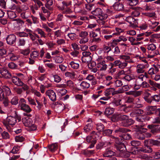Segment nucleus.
<instances>
[{"label": "nucleus", "instance_id": "1", "mask_svg": "<svg viewBox=\"0 0 160 160\" xmlns=\"http://www.w3.org/2000/svg\"><path fill=\"white\" fill-rule=\"evenodd\" d=\"M17 120H18V122L21 121V118L18 115H16L15 117L9 116L7 117L6 120H4L2 122L8 131L11 132L12 129L9 125L13 126L16 123Z\"/></svg>", "mask_w": 160, "mask_h": 160}, {"label": "nucleus", "instance_id": "2", "mask_svg": "<svg viewBox=\"0 0 160 160\" xmlns=\"http://www.w3.org/2000/svg\"><path fill=\"white\" fill-rule=\"evenodd\" d=\"M18 107L21 110L23 111L26 113H23L24 116H26L28 117H31V114H29L32 111L30 107L26 104V100L23 98H21L19 101Z\"/></svg>", "mask_w": 160, "mask_h": 160}, {"label": "nucleus", "instance_id": "3", "mask_svg": "<svg viewBox=\"0 0 160 160\" xmlns=\"http://www.w3.org/2000/svg\"><path fill=\"white\" fill-rule=\"evenodd\" d=\"M115 153L109 149H107L103 152V157L106 158L107 160H117L114 156Z\"/></svg>", "mask_w": 160, "mask_h": 160}, {"label": "nucleus", "instance_id": "4", "mask_svg": "<svg viewBox=\"0 0 160 160\" xmlns=\"http://www.w3.org/2000/svg\"><path fill=\"white\" fill-rule=\"evenodd\" d=\"M0 78H3L7 79H9L12 78V74L5 67L0 68Z\"/></svg>", "mask_w": 160, "mask_h": 160}, {"label": "nucleus", "instance_id": "5", "mask_svg": "<svg viewBox=\"0 0 160 160\" xmlns=\"http://www.w3.org/2000/svg\"><path fill=\"white\" fill-rule=\"evenodd\" d=\"M98 62L97 64L98 68H99L100 71H106L107 68V65L106 64V61L102 60V57L100 56L97 59Z\"/></svg>", "mask_w": 160, "mask_h": 160}, {"label": "nucleus", "instance_id": "6", "mask_svg": "<svg viewBox=\"0 0 160 160\" xmlns=\"http://www.w3.org/2000/svg\"><path fill=\"white\" fill-rule=\"evenodd\" d=\"M5 39L8 45L14 46L16 42L17 37L14 34H10L7 36Z\"/></svg>", "mask_w": 160, "mask_h": 160}, {"label": "nucleus", "instance_id": "7", "mask_svg": "<svg viewBox=\"0 0 160 160\" xmlns=\"http://www.w3.org/2000/svg\"><path fill=\"white\" fill-rule=\"evenodd\" d=\"M121 92L118 90L115 91L114 88H109L105 90L104 92L103 93L105 96H107L110 99L112 96L118 93H120Z\"/></svg>", "mask_w": 160, "mask_h": 160}, {"label": "nucleus", "instance_id": "8", "mask_svg": "<svg viewBox=\"0 0 160 160\" xmlns=\"http://www.w3.org/2000/svg\"><path fill=\"white\" fill-rule=\"evenodd\" d=\"M149 64L148 63L145 65L138 64L136 67V72L137 74H142L145 71V69L148 68Z\"/></svg>", "mask_w": 160, "mask_h": 160}, {"label": "nucleus", "instance_id": "9", "mask_svg": "<svg viewBox=\"0 0 160 160\" xmlns=\"http://www.w3.org/2000/svg\"><path fill=\"white\" fill-rule=\"evenodd\" d=\"M88 33L86 31H82L80 32L79 36L82 38L79 41L80 44H84L88 41Z\"/></svg>", "mask_w": 160, "mask_h": 160}, {"label": "nucleus", "instance_id": "10", "mask_svg": "<svg viewBox=\"0 0 160 160\" xmlns=\"http://www.w3.org/2000/svg\"><path fill=\"white\" fill-rule=\"evenodd\" d=\"M147 128L151 130L150 132L153 134L157 133L160 131V126L158 125H148L147 126Z\"/></svg>", "mask_w": 160, "mask_h": 160}, {"label": "nucleus", "instance_id": "11", "mask_svg": "<svg viewBox=\"0 0 160 160\" xmlns=\"http://www.w3.org/2000/svg\"><path fill=\"white\" fill-rule=\"evenodd\" d=\"M125 20L130 24V26L133 28H135L137 27L138 22L137 20L133 18L132 16L127 17Z\"/></svg>", "mask_w": 160, "mask_h": 160}, {"label": "nucleus", "instance_id": "12", "mask_svg": "<svg viewBox=\"0 0 160 160\" xmlns=\"http://www.w3.org/2000/svg\"><path fill=\"white\" fill-rule=\"evenodd\" d=\"M45 94L49 97L51 100L55 101L56 100V93L53 90L51 89L48 90L46 92Z\"/></svg>", "mask_w": 160, "mask_h": 160}, {"label": "nucleus", "instance_id": "13", "mask_svg": "<svg viewBox=\"0 0 160 160\" xmlns=\"http://www.w3.org/2000/svg\"><path fill=\"white\" fill-rule=\"evenodd\" d=\"M76 80H74V82L71 80V92L74 94L77 92L80 89L77 87Z\"/></svg>", "mask_w": 160, "mask_h": 160}, {"label": "nucleus", "instance_id": "14", "mask_svg": "<svg viewBox=\"0 0 160 160\" xmlns=\"http://www.w3.org/2000/svg\"><path fill=\"white\" fill-rule=\"evenodd\" d=\"M11 79H12V82L18 86L21 87L22 84V82L17 76H12V78Z\"/></svg>", "mask_w": 160, "mask_h": 160}, {"label": "nucleus", "instance_id": "15", "mask_svg": "<svg viewBox=\"0 0 160 160\" xmlns=\"http://www.w3.org/2000/svg\"><path fill=\"white\" fill-rule=\"evenodd\" d=\"M79 61L78 59L71 57V67L73 69H77L79 67Z\"/></svg>", "mask_w": 160, "mask_h": 160}, {"label": "nucleus", "instance_id": "16", "mask_svg": "<svg viewBox=\"0 0 160 160\" xmlns=\"http://www.w3.org/2000/svg\"><path fill=\"white\" fill-rule=\"evenodd\" d=\"M92 14L95 16H97L100 19H102V11L100 8H97L94 10L92 12Z\"/></svg>", "mask_w": 160, "mask_h": 160}, {"label": "nucleus", "instance_id": "17", "mask_svg": "<svg viewBox=\"0 0 160 160\" xmlns=\"http://www.w3.org/2000/svg\"><path fill=\"white\" fill-rule=\"evenodd\" d=\"M17 3L16 0H7V6L8 8L13 10L16 8L15 3Z\"/></svg>", "mask_w": 160, "mask_h": 160}, {"label": "nucleus", "instance_id": "18", "mask_svg": "<svg viewBox=\"0 0 160 160\" xmlns=\"http://www.w3.org/2000/svg\"><path fill=\"white\" fill-rule=\"evenodd\" d=\"M114 64H115V67L118 66V68L121 69H123L127 66L126 62H123L119 60L114 61Z\"/></svg>", "mask_w": 160, "mask_h": 160}, {"label": "nucleus", "instance_id": "19", "mask_svg": "<svg viewBox=\"0 0 160 160\" xmlns=\"http://www.w3.org/2000/svg\"><path fill=\"white\" fill-rule=\"evenodd\" d=\"M113 78L110 76H107L105 77V79L103 81V83L107 86H108L112 83Z\"/></svg>", "mask_w": 160, "mask_h": 160}, {"label": "nucleus", "instance_id": "20", "mask_svg": "<svg viewBox=\"0 0 160 160\" xmlns=\"http://www.w3.org/2000/svg\"><path fill=\"white\" fill-rule=\"evenodd\" d=\"M150 118V117L148 116H138L136 117L135 119L138 122H143L149 121Z\"/></svg>", "mask_w": 160, "mask_h": 160}, {"label": "nucleus", "instance_id": "21", "mask_svg": "<svg viewBox=\"0 0 160 160\" xmlns=\"http://www.w3.org/2000/svg\"><path fill=\"white\" fill-rule=\"evenodd\" d=\"M114 9L118 11H121L123 10L124 8L123 5L122 3H115L113 6Z\"/></svg>", "mask_w": 160, "mask_h": 160}, {"label": "nucleus", "instance_id": "22", "mask_svg": "<svg viewBox=\"0 0 160 160\" xmlns=\"http://www.w3.org/2000/svg\"><path fill=\"white\" fill-rule=\"evenodd\" d=\"M133 108L132 105L127 106L126 104L122 105L120 106V110L123 111L125 112H128L130 110V108Z\"/></svg>", "mask_w": 160, "mask_h": 160}, {"label": "nucleus", "instance_id": "23", "mask_svg": "<svg viewBox=\"0 0 160 160\" xmlns=\"http://www.w3.org/2000/svg\"><path fill=\"white\" fill-rule=\"evenodd\" d=\"M142 8L140 7L136 8L133 11L131 12V15L132 16L137 17L140 15Z\"/></svg>", "mask_w": 160, "mask_h": 160}, {"label": "nucleus", "instance_id": "24", "mask_svg": "<svg viewBox=\"0 0 160 160\" xmlns=\"http://www.w3.org/2000/svg\"><path fill=\"white\" fill-rule=\"evenodd\" d=\"M13 21H15L14 23V25L15 27H20L24 23V22L23 20L19 19H14Z\"/></svg>", "mask_w": 160, "mask_h": 160}, {"label": "nucleus", "instance_id": "25", "mask_svg": "<svg viewBox=\"0 0 160 160\" xmlns=\"http://www.w3.org/2000/svg\"><path fill=\"white\" fill-rule=\"evenodd\" d=\"M27 30H29V29L28 28H25L23 32H17L16 33L17 35L19 37H28V32L26 31Z\"/></svg>", "mask_w": 160, "mask_h": 160}, {"label": "nucleus", "instance_id": "26", "mask_svg": "<svg viewBox=\"0 0 160 160\" xmlns=\"http://www.w3.org/2000/svg\"><path fill=\"white\" fill-rule=\"evenodd\" d=\"M49 150L52 152H54L58 148V144L57 143H52L48 146Z\"/></svg>", "mask_w": 160, "mask_h": 160}, {"label": "nucleus", "instance_id": "27", "mask_svg": "<svg viewBox=\"0 0 160 160\" xmlns=\"http://www.w3.org/2000/svg\"><path fill=\"white\" fill-rule=\"evenodd\" d=\"M147 111H148V115H150L154 113V112H156V110L157 109L156 106H148L146 108Z\"/></svg>", "mask_w": 160, "mask_h": 160}, {"label": "nucleus", "instance_id": "28", "mask_svg": "<svg viewBox=\"0 0 160 160\" xmlns=\"http://www.w3.org/2000/svg\"><path fill=\"white\" fill-rule=\"evenodd\" d=\"M123 78L128 82L133 81L134 82L136 80L135 77L132 74L126 75L123 77Z\"/></svg>", "mask_w": 160, "mask_h": 160}, {"label": "nucleus", "instance_id": "29", "mask_svg": "<svg viewBox=\"0 0 160 160\" xmlns=\"http://www.w3.org/2000/svg\"><path fill=\"white\" fill-rule=\"evenodd\" d=\"M23 122L24 125L25 126L28 127L31 125L33 122L32 119L29 118H25L23 120Z\"/></svg>", "mask_w": 160, "mask_h": 160}, {"label": "nucleus", "instance_id": "30", "mask_svg": "<svg viewBox=\"0 0 160 160\" xmlns=\"http://www.w3.org/2000/svg\"><path fill=\"white\" fill-rule=\"evenodd\" d=\"M93 123H90L87 124L84 128L83 130L86 132H88L92 129Z\"/></svg>", "mask_w": 160, "mask_h": 160}, {"label": "nucleus", "instance_id": "31", "mask_svg": "<svg viewBox=\"0 0 160 160\" xmlns=\"http://www.w3.org/2000/svg\"><path fill=\"white\" fill-rule=\"evenodd\" d=\"M8 66L9 68L12 70L19 69L18 65L13 62H11L9 63L8 65Z\"/></svg>", "mask_w": 160, "mask_h": 160}, {"label": "nucleus", "instance_id": "32", "mask_svg": "<svg viewBox=\"0 0 160 160\" xmlns=\"http://www.w3.org/2000/svg\"><path fill=\"white\" fill-rule=\"evenodd\" d=\"M119 58L120 59L124 60V62H126L127 64V65H128V62H132L131 61L130 57L129 56H127L125 55H120Z\"/></svg>", "mask_w": 160, "mask_h": 160}, {"label": "nucleus", "instance_id": "33", "mask_svg": "<svg viewBox=\"0 0 160 160\" xmlns=\"http://www.w3.org/2000/svg\"><path fill=\"white\" fill-rule=\"evenodd\" d=\"M80 86L81 88L84 89H86L90 87V84L89 83L84 81H82L81 82Z\"/></svg>", "mask_w": 160, "mask_h": 160}, {"label": "nucleus", "instance_id": "34", "mask_svg": "<svg viewBox=\"0 0 160 160\" xmlns=\"http://www.w3.org/2000/svg\"><path fill=\"white\" fill-rule=\"evenodd\" d=\"M10 102L12 105H16L19 104L18 98L17 96H14L11 100Z\"/></svg>", "mask_w": 160, "mask_h": 160}, {"label": "nucleus", "instance_id": "35", "mask_svg": "<svg viewBox=\"0 0 160 160\" xmlns=\"http://www.w3.org/2000/svg\"><path fill=\"white\" fill-rule=\"evenodd\" d=\"M117 150L120 152H123L126 150V147L124 144L121 142L119 144L118 143V144L117 146Z\"/></svg>", "mask_w": 160, "mask_h": 160}, {"label": "nucleus", "instance_id": "36", "mask_svg": "<svg viewBox=\"0 0 160 160\" xmlns=\"http://www.w3.org/2000/svg\"><path fill=\"white\" fill-rule=\"evenodd\" d=\"M39 56V51L35 50L32 52L30 54V57L32 58H38Z\"/></svg>", "mask_w": 160, "mask_h": 160}, {"label": "nucleus", "instance_id": "37", "mask_svg": "<svg viewBox=\"0 0 160 160\" xmlns=\"http://www.w3.org/2000/svg\"><path fill=\"white\" fill-rule=\"evenodd\" d=\"M8 17L11 19H13L17 17V15L14 12L9 10L7 11Z\"/></svg>", "mask_w": 160, "mask_h": 160}, {"label": "nucleus", "instance_id": "38", "mask_svg": "<svg viewBox=\"0 0 160 160\" xmlns=\"http://www.w3.org/2000/svg\"><path fill=\"white\" fill-rule=\"evenodd\" d=\"M26 43V40L23 38H19L17 42V46L18 47L24 46Z\"/></svg>", "mask_w": 160, "mask_h": 160}, {"label": "nucleus", "instance_id": "39", "mask_svg": "<svg viewBox=\"0 0 160 160\" xmlns=\"http://www.w3.org/2000/svg\"><path fill=\"white\" fill-rule=\"evenodd\" d=\"M74 33L71 32V40H74L77 38L78 35H77L78 31L76 29H74Z\"/></svg>", "mask_w": 160, "mask_h": 160}, {"label": "nucleus", "instance_id": "40", "mask_svg": "<svg viewBox=\"0 0 160 160\" xmlns=\"http://www.w3.org/2000/svg\"><path fill=\"white\" fill-rule=\"evenodd\" d=\"M134 123V121L132 119L128 118L127 120H126L124 123L122 124V125L124 127H128L131 126Z\"/></svg>", "mask_w": 160, "mask_h": 160}, {"label": "nucleus", "instance_id": "41", "mask_svg": "<svg viewBox=\"0 0 160 160\" xmlns=\"http://www.w3.org/2000/svg\"><path fill=\"white\" fill-rule=\"evenodd\" d=\"M144 10L146 11H151L153 9V8L150 4H146L143 7Z\"/></svg>", "mask_w": 160, "mask_h": 160}, {"label": "nucleus", "instance_id": "42", "mask_svg": "<svg viewBox=\"0 0 160 160\" xmlns=\"http://www.w3.org/2000/svg\"><path fill=\"white\" fill-rule=\"evenodd\" d=\"M114 109L112 108H106L104 112L105 115L108 116L112 114L114 112Z\"/></svg>", "mask_w": 160, "mask_h": 160}, {"label": "nucleus", "instance_id": "43", "mask_svg": "<svg viewBox=\"0 0 160 160\" xmlns=\"http://www.w3.org/2000/svg\"><path fill=\"white\" fill-rule=\"evenodd\" d=\"M52 57L54 58L55 62L57 63H61L63 61V58L62 56H56Z\"/></svg>", "mask_w": 160, "mask_h": 160}, {"label": "nucleus", "instance_id": "44", "mask_svg": "<svg viewBox=\"0 0 160 160\" xmlns=\"http://www.w3.org/2000/svg\"><path fill=\"white\" fill-rule=\"evenodd\" d=\"M133 82L134 84L132 85V86H134V89L136 90H138L141 87V85L140 84V83H139V82L138 81V79H136Z\"/></svg>", "mask_w": 160, "mask_h": 160}, {"label": "nucleus", "instance_id": "45", "mask_svg": "<svg viewBox=\"0 0 160 160\" xmlns=\"http://www.w3.org/2000/svg\"><path fill=\"white\" fill-rule=\"evenodd\" d=\"M83 56L84 57H88L89 58V60L90 61L92 60L91 53L89 51H85L82 52Z\"/></svg>", "mask_w": 160, "mask_h": 160}, {"label": "nucleus", "instance_id": "46", "mask_svg": "<svg viewBox=\"0 0 160 160\" xmlns=\"http://www.w3.org/2000/svg\"><path fill=\"white\" fill-rule=\"evenodd\" d=\"M47 1L46 3L45 4V6L46 8H48L49 10H52V8L51 6L53 4L52 0H46Z\"/></svg>", "mask_w": 160, "mask_h": 160}, {"label": "nucleus", "instance_id": "47", "mask_svg": "<svg viewBox=\"0 0 160 160\" xmlns=\"http://www.w3.org/2000/svg\"><path fill=\"white\" fill-rule=\"evenodd\" d=\"M107 144V142H100L98 143L96 145V148L97 149H101L103 147H106V144Z\"/></svg>", "mask_w": 160, "mask_h": 160}, {"label": "nucleus", "instance_id": "48", "mask_svg": "<svg viewBox=\"0 0 160 160\" xmlns=\"http://www.w3.org/2000/svg\"><path fill=\"white\" fill-rule=\"evenodd\" d=\"M26 31L27 32H28V36H29L30 39L32 41H35L36 38L35 36L34 35V34H33V32L30 29L27 30Z\"/></svg>", "mask_w": 160, "mask_h": 160}, {"label": "nucleus", "instance_id": "49", "mask_svg": "<svg viewBox=\"0 0 160 160\" xmlns=\"http://www.w3.org/2000/svg\"><path fill=\"white\" fill-rule=\"evenodd\" d=\"M3 98L2 100H0V102H2V103L4 106L7 107L8 105L9 102V100L8 98L6 97L5 96L3 97Z\"/></svg>", "mask_w": 160, "mask_h": 160}, {"label": "nucleus", "instance_id": "50", "mask_svg": "<svg viewBox=\"0 0 160 160\" xmlns=\"http://www.w3.org/2000/svg\"><path fill=\"white\" fill-rule=\"evenodd\" d=\"M94 153L93 150H85L83 151V154L87 157H90Z\"/></svg>", "mask_w": 160, "mask_h": 160}, {"label": "nucleus", "instance_id": "51", "mask_svg": "<svg viewBox=\"0 0 160 160\" xmlns=\"http://www.w3.org/2000/svg\"><path fill=\"white\" fill-rule=\"evenodd\" d=\"M121 114V113H118L114 114L112 117V119L114 120V121H120Z\"/></svg>", "mask_w": 160, "mask_h": 160}, {"label": "nucleus", "instance_id": "52", "mask_svg": "<svg viewBox=\"0 0 160 160\" xmlns=\"http://www.w3.org/2000/svg\"><path fill=\"white\" fill-rule=\"evenodd\" d=\"M36 31L38 34H39L40 35L41 38H46V34L42 29L39 28H38L36 30Z\"/></svg>", "mask_w": 160, "mask_h": 160}, {"label": "nucleus", "instance_id": "53", "mask_svg": "<svg viewBox=\"0 0 160 160\" xmlns=\"http://www.w3.org/2000/svg\"><path fill=\"white\" fill-rule=\"evenodd\" d=\"M128 130L125 128H119L115 130V132L117 133L120 134L121 133L126 132Z\"/></svg>", "mask_w": 160, "mask_h": 160}, {"label": "nucleus", "instance_id": "54", "mask_svg": "<svg viewBox=\"0 0 160 160\" xmlns=\"http://www.w3.org/2000/svg\"><path fill=\"white\" fill-rule=\"evenodd\" d=\"M79 54V52L78 51L76 50L71 52V57L73 58L77 59L78 56Z\"/></svg>", "mask_w": 160, "mask_h": 160}, {"label": "nucleus", "instance_id": "55", "mask_svg": "<svg viewBox=\"0 0 160 160\" xmlns=\"http://www.w3.org/2000/svg\"><path fill=\"white\" fill-rule=\"evenodd\" d=\"M128 74H130L131 73V71L130 68H128L127 71H125L124 70L120 71L118 72L119 75H124L126 74V73Z\"/></svg>", "mask_w": 160, "mask_h": 160}, {"label": "nucleus", "instance_id": "56", "mask_svg": "<svg viewBox=\"0 0 160 160\" xmlns=\"http://www.w3.org/2000/svg\"><path fill=\"white\" fill-rule=\"evenodd\" d=\"M10 57H9V59L11 61H15L18 59V56L16 55L15 54H10Z\"/></svg>", "mask_w": 160, "mask_h": 160}, {"label": "nucleus", "instance_id": "57", "mask_svg": "<svg viewBox=\"0 0 160 160\" xmlns=\"http://www.w3.org/2000/svg\"><path fill=\"white\" fill-rule=\"evenodd\" d=\"M138 3V0H129L128 3L130 6H135Z\"/></svg>", "mask_w": 160, "mask_h": 160}, {"label": "nucleus", "instance_id": "58", "mask_svg": "<svg viewBox=\"0 0 160 160\" xmlns=\"http://www.w3.org/2000/svg\"><path fill=\"white\" fill-rule=\"evenodd\" d=\"M99 132H96L94 131L92 132L91 134V135L93 139V140H96L97 141V139L99 137L98 134Z\"/></svg>", "mask_w": 160, "mask_h": 160}, {"label": "nucleus", "instance_id": "59", "mask_svg": "<svg viewBox=\"0 0 160 160\" xmlns=\"http://www.w3.org/2000/svg\"><path fill=\"white\" fill-rule=\"evenodd\" d=\"M114 85L116 87H118L123 85V82L121 80H117L114 82Z\"/></svg>", "mask_w": 160, "mask_h": 160}, {"label": "nucleus", "instance_id": "60", "mask_svg": "<svg viewBox=\"0 0 160 160\" xmlns=\"http://www.w3.org/2000/svg\"><path fill=\"white\" fill-rule=\"evenodd\" d=\"M30 52L29 49L27 48L23 50H22L20 51V53L24 56L28 55Z\"/></svg>", "mask_w": 160, "mask_h": 160}, {"label": "nucleus", "instance_id": "61", "mask_svg": "<svg viewBox=\"0 0 160 160\" xmlns=\"http://www.w3.org/2000/svg\"><path fill=\"white\" fill-rule=\"evenodd\" d=\"M36 82H37L35 78H33L32 76L30 77L28 81V83L30 84H35Z\"/></svg>", "mask_w": 160, "mask_h": 160}, {"label": "nucleus", "instance_id": "62", "mask_svg": "<svg viewBox=\"0 0 160 160\" xmlns=\"http://www.w3.org/2000/svg\"><path fill=\"white\" fill-rule=\"evenodd\" d=\"M156 45L153 43L147 45V48L148 50L153 51L156 49Z\"/></svg>", "mask_w": 160, "mask_h": 160}, {"label": "nucleus", "instance_id": "63", "mask_svg": "<svg viewBox=\"0 0 160 160\" xmlns=\"http://www.w3.org/2000/svg\"><path fill=\"white\" fill-rule=\"evenodd\" d=\"M1 135L2 138L4 139H9L10 138V136L8 133L5 131L3 132Z\"/></svg>", "mask_w": 160, "mask_h": 160}, {"label": "nucleus", "instance_id": "64", "mask_svg": "<svg viewBox=\"0 0 160 160\" xmlns=\"http://www.w3.org/2000/svg\"><path fill=\"white\" fill-rule=\"evenodd\" d=\"M104 125L102 123H98L97 125L96 129L98 131L101 132L104 129Z\"/></svg>", "mask_w": 160, "mask_h": 160}]
</instances>
